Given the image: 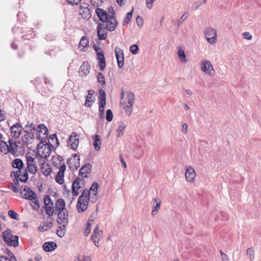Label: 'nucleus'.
Here are the masks:
<instances>
[{"mask_svg": "<svg viewBox=\"0 0 261 261\" xmlns=\"http://www.w3.org/2000/svg\"><path fill=\"white\" fill-rule=\"evenodd\" d=\"M23 192H27L28 200H33L36 199L37 197L36 193L33 191L29 187L26 186H22L20 189L21 194H22Z\"/></svg>", "mask_w": 261, "mask_h": 261, "instance_id": "nucleus-20", "label": "nucleus"}, {"mask_svg": "<svg viewBox=\"0 0 261 261\" xmlns=\"http://www.w3.org/2000/svg\"><path fill=\"white\" fill-rule=\"evenodd\" d=\"M105 24L99 23L97 28V34L98 39L100 40H106L107 38V33L106 31Z\"/></svg>", "mask_w": 261, "mask_h": 261, "instance_id": "nucleus-14", "label": "nucleus"}, {"mask_svg": "<svg viewBox=\"0 0 261 261\" xmlns=\"http://www.w3.org/2000/svg\"><path fill=\"white\" fill-rule=\"evenodd\" d=\"M49 140H50L52 142H54V140H55L57 146L59 144V140L57 138V135L56 134H54L52 135H50L49 138Z\"/></svg>", "mask_w": 261, "mask_h": 261, "instance_id": "nucleus-53", "label": "nucleus"}, {"mask_svg": "<svg viewBox=\"0 0 261 261\" xmlns=\"http://www.w3.org/2000/svg\"><path fill=\"white\" fill-rule=\"evenodd\" d=\"M84 179L80 177H76L72 185V192L74 196H77L79 193L78 192L83 185Z\"/></svg>", "mask_w": 261, "mask_h": 261, "instance_id": "nucleus-9", "label": "nucleus"}, {"mask_svg": "<svg viewBox=\"0 0 261 261\" xmlns=\"http://www.w3.org/2000/svg\"><path fill=\"white\" fill-rule=\"evenodd\" d=\"M99 95L98 97V100H106V93L102 89H100L99 91Z\"/></svg>", "mask_w": 261, "mask_h": 261, "instance_id": "nucleus-51", "label": "nucleus"}, {"mask_svg": "<svg viewBox=\"0 0 261 261\" xmlns=\"http://www.w3.org/2000/svg\"><path fill=\"white\" fill-rule=\"evenodd\" d=\"M56 233L58 235V236L61 238V237H63L65 235V231H64V230H62V229H60L57 228V229L56 230Z\"/></svg>", "mask_w": 261, "mask_h": 261, "instance_id": "nucleus-60", "label": "nucleus"}, {"mask_svg": "<svg viewBox=\"0 0 261 261\" xmlns=\"http://www.w3.org/2000/svg\"><path fill=\"white\" fill-rule=\"evenodd\" d=\"M54 208L55 214H60L61 212L67 210L65 208V200L62 198L57 199L55 202Z\"/></svg>", "mask_w": 261, "mask_h": 261, "instance_id": "nucleus-12", "label": "nucleus"}, {"mask_svg": "<svg viewBox=\"0 0 261 261\" xmlns=\"http://www.w3.org/2000/svg\"><path fill=\"white\" fill-rule=\"evenodd\" d=\"M0 150L5 154H7L10 151L9 149V145L4 141H0Z\"/></svg>", "mask_w": 261, "mask_h": 261, "instance_id": "nucleus-35", "label": "nucleus"}, {"mask_svg": "<svg viewBox=\"0 0 261 261\" xmlns=\"http://www.w3.org/2000/svg\"><path fill=\"white\" fill-rule=\"evenodd\" d=\"M79 139L77 138V135L75 133H72L68 140V145L70 148L73 150L76 149L77 147Z\"/></svg>", "mask_w": 261, "mask_h": 261, "instance_id": "nucleus-15", "label": "nucleus"}, {"mask_svg": "<svg viewBox=\"0 0 261 261\" xmlns=\"http://www.w3.org/2000/svg\"><path fill=\"white\" fill-rule=\"evenodd\" d=\"M32 208L34 210H37L39 209L40 207V204L39 203V201L37 200H35V201H33L32 203L31 204Z\"/></svg>", "mask_w": 261, "mask_h": 261, "instance_id": "nucleus-54", "label": "nucleus"}, {"mask_svg": "<svg viewBox=\"0 0 261 261\" xmlns=\"http://www.w3.org/2000/svg\"><path fill=\"white\" fill-rule=\"evenodd\" d=\"M135 103V95L129 91L127 92V104L124 107L125 113L130 116L133 112V107Z\"/></svg>", "mask_w": 261, "mask_h": 261, "instance_id": "nucleus-4", "label": "nucleus"}, {"mask_svg": "<svg viewBox=\"0 0 261 261\" xmlns=\"http://www.w3.org/2000/svg\"><path fill=\"white\" fill-rule=\"evenodd\" d=\"M8 142L9 144V149L10 150L9 152L11 153H15L18 150V146L17 145V143L12 141L11 139H9Z\"/></svg>", "mask_w": 261, "mask_h": 261, "instance_id": "nucleus-32", "label": "nucleus"}, {"mask_svg": "<svg viewBox=\"0 0 261 261\" xmlns=\"http://www.w3.org/2000/svg\"><path fill=\"white\" fill-rule=\"evenodd\" d=\"M115 53L117 61L118 66L121 68L123 66L124 63V54L123 50L119 47H116L115 49Z\"/></svg>", "mask_w": 261, "mask_h": 261, "instance_id": "nucleus-11", "label": "nucleus"}, {"mask_svg": "<svg viewBox=\"0 0 261 261\" xmlns=\"http://www.w3.org/2000/svg\"><path fill=\"white\" fill-rule=\"evenodd\" d=\"M18 185V180L16 179V182H15L14 186H12V190L15 193H18L19 191L17 186Z\"/></svg>", "mask_w": 261, "mask_h": 261, "instance_id": "nucleus-63", "label": "nucleus"}, {"mask_svg": "<svg viewBox=\"0 0 261 261\" xmlns=\"http://www.w3.org/2000/svg\"><path fill=\"white\" fill-rule=\"evenodd\" d=\"M10 130L12 137L17 139L20 137L23 128L19 123H16L10 127Z\"/></svg>", "mask_w": 261, "mask_h": 261, "instance_id": "nucleus-10", "label": "nucleus"}, {"mask_svg": "<svg viewBox=\"0 0 261 261\" xmlns=\"http://www.w3.org/2000/svg\"><path fill=\"white\" fill-rule=\"evenodd\" d=\"M247 254L249 256L250 260H252L254 258V251L252 248H249L247 250Z\"/></svg>", "mask_w": 261, "mask_h": 261, "instance_id": "nucleus-52", "label": "nucleus"}, {"mask_svg": "<svg viewBox=\"0 0 261 261\" xmlns=\"http://www.w3.org/2000/svg\"><path fill=\"white\" fill-rule=\"evenodd\" d=\"M99 185L97 182H94L91 186L89 191L91 192V194L97 195V190Z\"/></svg>", "mask_w": 261, "mask_h": 261, "instance_id": "nucleus-41", "label": "nucleus"}, {"mask_svg": "<svg viewBox=\"0 0 261 261\" xmlns=\"http://www.w3.org/2000/svg\"><path fill=\"white\" fill-rule=\"evenodd\" d=\"M5 243L9 246L16 247L18 246V237L12 234L9 230L4 231L2 233Z\"/></svg>", "mask_w": 261, "mask_h": 261, "instance_id": "nucleus-1", "label": "nucleus"}, {"mask_svg": "<svg viewBox=\"0 0 261 261\" xmlns=\"http://www.w3.org/2000/svg\"><path fill=\"white\" fill-rule=\"evenodd\" d=\"M89 40L87 36H83L79 43V47H83V48L81 49L82 51H85V48L88 46Z\"/></svg>", "mask_w": 261, "mask_h": 261, "instance_id": "nucleus-33", "label": "nucleus"}, {"mask_svg": "<svg viewBox=\"0 0 261 261\" xmlns=\"http://www.w3.org/2000/svg\"><path fill=\"white\" fill-rule=\"evenodd\" d=\"M95 12L99 19L103 22H106L109 18L107 12L102 9L97 8Z\"/></svg>", "mask_w": 261, "mask_h": 261, "instance_id": "nucleus-21", "label": "nucleus"}, {"mask_svg": "<svg viewBox=\"0 0 261 261\" xmlns=\"http://www.w3.org/2000/svg\"><path fill=\"white\" fill-rule=\"evenodd\" d=\"M136 22L139 27H142L143 24L142 18L140 16H138L136 18Z\"/></svg>", "mask_w": 261, "mask_h": 261, "instance_id": "nucleus-58", "label": "nucleus"}, {"mask_svg": "<svg viewBox=\"0 0 261 261\" xmlns=\"http://www.w3.org/2000/svg\"><path fill=\"white\" fill-rule=\"evenodd\" d=\"M73 156L74 157V160H75L74 166H70V169L71 170L74 171L75 170H76L80 167V156L77 154H74Z\"/></svg>", "mask_w": 261, "mask_h": 261, "instance_id": "nucleus-36", "label": "nucleus"}, {"mask_svg": "<svg viewBox=\"0 0 261 261\" xmlns=\"http://www.w3.org/2000/svg\"><path fill=\"white\" fill-rule=\"evenodd\" d=\"M178 56L180 61L184 62H187L186 56L184 50H183L181 47H178Z\"/></svg>", "mask_w": 261, "mask_h": 261, "instance_id": "nucleus-37", "label": "nucleus"}, {"mask_svg": "<svg viewBox=\"0 0 261 261\" xmlns=\"http://www.w3.org/2000/svg\"><path fill=\"white\" fill-rule=\"evenodd\" d=\"M92 139L94 140L93 145L96 151H99L100 149L101 145L100 136L98 135H94L92 136Z\"/></svg>", "mask_w": 261, "mask_h": 261, "instance_id": "nucleus-28", "label": "nucleus"}, {"mask_svg": "<svg viewBox=\"0 0 261 261\" xmlns=\"http://www.w3.org/2000/svg\"><path fill=\"white\" fill-rule=\"evenodd\" d=\"M201 4L202 3L200 2H195L192 4L191 9L195 10L198 9L201 5Z\"/></svg>", "mask_w": 261, "mask_h": 261, "instance_id": "nucleus-57", "label": "nucleus"}, {"mask_svg": "<svg viewBox=\"0 0 261 261\" xmlns=\"http://www.w3.org/2000/svg\"><path fill=\"white\" fill-rule=\"evenodd\" d=\"M91 220L90 221H87V226H86V229H85V235L86 236H87L89 233H90V230H91V226L92 225V223H91Z\"/></svg>", "mask_w": 261, "mask_h": 261, "instance_id": "nucleus-50", "label": "nucleus"}, {"mask_svg": "<svg viewBox=\"0 0 261 261\" xmlns=\"http://www.w3.org/2000/svg\"><path fill=\"white\" fill-rule=\"evenodd\" d=\"M200 69L205 73L211 75H214L215 73L212 63L207 60H203L201 61Z\"/></svg>", "mask_w": 261, "mask_h": 261, "instance_id": "nucleus-5", "label": "nucleus"}, {"mask_svg": "<svg viewBox=\"0 0 261 261\" xmlns=\"http://www.w3.org/2000/svg\"><path fill=\"white\" fill-rule=\"evenodd\" d=\"M89 204L88 197H84L83 196H80L76 204L77 211L81 213L85 211L88 207Z\"/></svg>", "mask_w": 261, "mask_h": 261, "instance_id": "nucleus-6", "label": "nucleus"}, {"mask_svg": "<svg viewBox=\"0 0 261 261\" xmlns=\"http://www.w3.org/2000/svg\"><path fill=\"white\" fill-rule=\"evenodd\" d=\"M25 134L22 136V141L27 145L31 144L34 141V133H25Z\"/></svg>", "mask_w": 261, "mask_h": 261, "instance_id": "nucleus-26", "label": "nucleus"}, {"mask_svg": "<svg viewBox=\"0 0 261 261\" xmlns=\"http://www.w3.org/2000/svg\"><path fill=\"white\" fill-rule=\"evenodd\" d=\"M26 159L29 172L31 174H35L37 171V166L35 159L32 156H27Z\"/></svg>", "mask_w": 261, "mask_h": 261, "instance_id": "nucleus-7", "label": "nucleus"}, {"mask_svg": "<svg viewBox=\"0 0 261 261\" xmlns=\"http://www.w3.org/2000/svg\"><path fill=\"white\" fill-rule=\"evenodd\" d=\"M66 165L63 163L61 165L60 167L59 168V170L58 172L60 174H64L65 171L66 170Z\"/></svg>", "mask_w": 261, "mask_h": 261, "instance_id": "nucleus-55", "label": "nucleus"}, {"mask_svg": "<svg viewBox=\"0 0 261 261\" xmlns=\"http://www.w3.org/2000/svg\"><path fill=\"white\" fill-rule=\"evenodd\" d=\"M204 33L205 39L209 43L214 44L217 42V32L215 29L211 27L206 28Z\"/></svg>", "mask_w": 261, "mask_h": 261, "instance_id": "nucleus-2", "label": "nucleus"}, {"mask_svg": "<svg viewBox=\"0 0 261 261\" xmlns=\"http://www.w3.org/2000/svg\"><path fill=\"white\" fill-rule=\"evenodd\" d=\"M130 51L134 55H136L138 53L139 47L137 44H133L130 46Z\"/></svg>", "mask_w": 261, "mask_h": 261, "instance_id": "nucleus-47", "label": "nucleus"}, {"mask_svg": "<svg viewBox=\"0 0 261 261\" xmlns=\"http://www.w3.org/2000/svg\"><path fill=\"white\" fill-rule=\"evenodd\" d=\"M161 203V200L160 199H155L154 200V203L152 206V210L151 212V215L154 216L157 214L158 212L160 207Z\"/></svg>", "mask_w": 261, "mask_h": 261, "instance_id": "nucleus-30", "label": "nucleus"}, {"mask_svg": "<svg viewBox=\"0 0 261 261\" xmlns=\"http://www.w3.org/2000/svg\"><path fill=\"white\" fill-rule=\"evenodd\" d=\"M8 215L11 218H12L14 220H18V214L16 212L13 211V210L9 211Z\"/></svg>", "mask_w": 261, "mask_h": 261, "instance_id": "nucleus-49", "label": "nucleus"}, {"mask_svg": "<svg viewBox=\"0 0 261 261\" xmlns=\"http://www.w3.org/2000/svg\"><path fill=\"white\" fill-rule=\"evenodd\" d=\"M90 194H91L90 191L88 190V189H84L82 193V194L80 196H83L84 197H89Z\"/></svg>", "mask_w": 261, "mask_h": 261, "instance_id": "nucleus-59", "label": "nucleus"}, {"mask_svg": "<svg viewBox=\"0 0 261 261\" xmlns=\"http://www.w3.org/2000/svg\"><path fill=\"white\" fill-rule=\"evenodd\" d=\"M91 12L92 10L89 8H84V9L80 10L82 18L86 19H89L91 17Z\"/></svg>", "mask_w": 261, "mask_h": 261, "instance_id": "nucleus-29", "label": "nucleus"}, {"mask_svg": "<svg viewBox=\"0 0 261 261\" xmlns=\"http://www.w3.org/2000/svg\"><path fill=\"white\" fill-rule=\"evenodd\" d=\"M97 79L98 82L101 85H105V77L103 74L101 72H99L97 75Z\"/></svg>", "mask_w": 261, "mask_h": 261, "instance_id": "nucleus-45", "label": "nucleus"}, {"mask_svg": "<svg viewBox=\"0 0 261 261\" xmlns=\"http://www.w3.org/2000/svg\"><path fill=\"white\" fill-rule=\"evenodd\" d=\"M188 16L189 14L187 12H185L184 14H183L178 21V26L181 24L184 21L187 19Z\"/></svg>", "mask_w": 261, "mask_h": 261, "instance_id": "nucleus-48", "label": "nucleus"}, {"mask_svg": "<svg viewBox=\"0 0 261 261\" xmlns=\"http://www.w3.org/2000/svg\"><path fill=\"white\" fill-rule=\"evenodd\" d=\"M97 195H92L90 194L89 198V201H90L92 203H95L96 201L97 200Z\"/></svg>", "mask_w": 261, "mask_h": 261, "instance_id": "nucleus-56", "label": "nucleus"}, {"mask_svg": "<svg viewBox=\"0 0 261 261\" xmlns=\"http://www.w3.org/2000/svg\"><path fill=\"white\" fill-rule=\"evenodd\" d=\"M56 215L58 216L57 222L59 225L62 223H68V212L67 210L61 212L60 214L57 213Z\"/></svg>", "mask_w": 261, "mask_h": 261, "instance_id": "nucleus-19", "label": "nucleus"}, {"mask_svg": "<svg viewBox=\"0 0 261 261\" xmlns=\"http://www.w3.org/2000/svg\"><path fill=\"white\" fill-rule=\"evenodd\" d=\"M155 0H146V6L148 9H151Z\"/></svg>", "mask_w": 261, "mask_h": 261, "instance_id": "nucleus-64", "label": "nucleus"}, {"mask_svg": "<svg viewBox=\"0 0 261 261\" xmlns=\"http://www.w3.org/2000/svg\"><path fill=\"white\" fill-rule=\"evenodd\" d=\"M24 128L26 129L24 133H34L35 130V125L33 123L30 124V125L27 124L25 125Z\"/></svg>", "mask_w": 261, "mask_h": 261, "instance_id": "nucleus-42", "label": "nucleus"}, {"mask_svg": "<svg viewBox=\"0 0 261 261\" xmlns=\"http://www.w3.org/2000/svg\"><path fill=\"white\" fill-rule=\"evenodd\" d=\"M126 126L123 122H120L119 126L117 129V137H120L123 135L124 130L125 129Z\"/></svg>", "mask_w": 261, "mask_h": 261, "instance_id": "nucleus-38", "label": "nucleus"}, {"mask_svg": "<svg viewBox=\"0 0 261 261\" xmlns=\"http://www.w3.org/2000/svg\"><path fill=\"white\" fill-rule=\"evenodd\" d=\"M114 11L113 10L112 14L109 15V18L106 21V28L110 32L114 31L118 24V22L114 17Z\"/></svg>", "mask_w": 261, "mask_h": 261, "instance_id": "nucleus-8", "label": "nucleus"}, {"mask_svg": "<svg viewBox=\"0 0 261 261\" xmlns=\"http://www.w3.org/2000/svg\"><path fill=\"white\" fill-rule=\"evenodd\" d=\"M113 115L112 111L110 110H107L106 111V119L108 122H111L113 120Z\"/></svg>", "mask_w": 261, "mask_h": 261, "instance_id": "nucleus-46", "label": "nucleus"}, {"mask_svg": "<svg viewBox=\"0 0 261 261\" xmlns=\"http://www.w3.org/2000/svg\"><path fill=\"white\" fill-rule=\"evenodd\" d=\"M103 232L98 230V225H97L94 229L93 234L91 236V240H99V238L102 236Z\"/></svg>", "mask_w": 261, "mask_h": 261, "instance_id": "nucleus-31", "label": "nucleus"}, {"mask_svg": "<svg viewBox=\"0 0 261 261\" xmlns=\"http://www.w3.org/2000/svg\"><path fill=\"white\" fill-rule=\"evenodd\" d=\"M15 175V177L18 178V180L23 182H26L28 179V174L26 168H23L21 169V172L16 171L13 172Z\"/></svg>", "mask_w": 261, "mask_h": 261, "instance_id": "nucleus-13", "label": "nucleus"}, {"mask_svg": "<svg viewBox=\"0 0 261 261\" xmlns=\"http://www.w3.org/2000/svg\"><path fill=\"white\" fill-rule=\"evenodd\" d=\"M134 9L133 8L132 11L127 13L123 21L122 24L123 25L128 24L129 21L132 19L133 16Z\"/></svg>", "mask_w": 261, "mask_h": 261, "instance_id": "nucleus-40", "label": "nucleus"}, {"mask_svg": "<svg viewBox=\"0 0 261 261\" xmlns=\"http://www.w3.org/2000/svg\"><path fill=\"white\" fill-rule=\"evenodd\" d=\"M94 91L93 90L88 91V95L86 96V101L85 106L87 107L90 108L95 101L94 96Z\"/></svg>", "mask_w": 261, "mask_h": 261, "instance_id": "nucleus-16", "label": "nucleus"}, {"mask_svg": "<svg viewBox=\"0 0 261 261\" xmlns=\"http://www.w3.org/2000/svg\"><path fill=\"white\" fill-rule=\"evenodd\" d=\"M37 87L39 89L40 92L42 93V94L48 95L51 93V90L48 88L47 87H46V88H44V87H41L40 86L39 84H38Z\"/></svg>", "mask_w": 261, "mask_h": 261, "instance_id": "nucleus-44", "label": "nucleus"}, {"mask_svg": "<svg viewBox=\"0 0 261 261\" xmlns=\"http://www.w3.org/2000/svg\"><path fill=\"white\" fill-rule=\"evenodd\" d=\"M12 166L14 168L18 169V172H21V169L24 168V164L20 159H16L12 163Z\"/></svg>", "mask_w": 261, "mask_h": 261, "instance_id": "nucleus-27", "label": "nucleus"}, {"mask_svg": "<svg viewBox=\"0 0 261 261\" xmlns=\"http://www.w3.org/2000/svg\"><path fill=\"white\" fill-rule=\"evenodd\" d=\"M221 258L223 261H230L228 256L222 251H220Z\"/></svg>", "mask_w": 261, "mask_h": 261, "instance_id": "nucleus-61", "label": "nucleus"}, {"mask_svg": "<svg viewBox=\"0 0 261 261\" xmlns=\"http://www.w3.org/2000/svg\"><path fill=\"white\" fill-rule=\"evenodd\" d=\"M64 174H60L59 173H57L55 180L60 185H62L64 182Z\"/></svg>", "mask_w": 261, "mask_h": 261, "instance_id": "nucleus-43", "label": "nucleus"}, {"mask_svg": "<svg viewBox=\"0 0 261 261\" xmlns=\"http://www.w3.org/2000/svg\"><path fill=\"white\" fill-rule=\"evenodd\" d=\"M97 59L98 60L99 70L103 71L106 66L105 58L102 53L97 52Z\"/></svg>", "mask_w": 261, "mask_h": 261, "instance_id": "nucleus-22", "label": "nucleus"}, {"mask_svg": "<svg viewBox=\"0 0 261 261\" xmlns=\"http://www.w3.org/2000/svg\"><path fill=\"white\" fill-rule=\"evenodd\" d=\"M243 37L244 39L247 40H250L252 39V35L249 32H244L242 34Z\"/></svg>", "mask_w": 261, "mask_h": 261, "instance_id": "nucleus-62", "label": "nucleus"}, {"mask_svg": "<svg viewBox=\"0 0 261 261\" xmlns=\"http://www.w3.org/2000/svg\"><path fill=\"white\" fill-rule=\"evenodd\" d=\"M92 165L90 163H87L83 166L79 173V175L83 177H88V174L90 173L91 171Z\"/></svg>", "mask_w": 261, "mask_h": 261, "instance_id": "nucleus-17", "label": "nucleus"}, {"mask_svg": "<svg viewBox=\"0 0 261 261\" xmlns=\"http://www.w3.org/2000/svg\"><path fill=\"white\" fill-rule=\"evenodd\" d=\"M90 66L88 62H84L80 68L79 72L82 74V76H86L89 73L90 71Z\"/></svg>", "mask_w": 261, "mask_h": 261, "instance_id": "nucleus-24", "label": "nucleus"}, {"mask_svg": "<svg viewBox=\"0 0 261 261\" xmlns=\"http://www.w3.org/2000/svg\"><path fill=\"white\" fill-rule=\"evenodd\" d=\"M41 142L40 143H42L43 145H47V151L46 152V154H44V158L45 159H47L50 154L51 150L54 147L52 143H50L49 141L48 140V142L47 143L46 141V139L43 140V139L42 138L41 139Z\"/></svg>", "mask_w": 261, "mask_h": 261, "instance_id": "nucleus-25", "label": "nucleus"}, {"mask_svg": "<svg viewBox=\"0 0 261 261\" xmlns=\"http://www.w3.org/2000/svg\"><path fill=\"white\" fill-rule=\"evenodd\" d=\"M41 169L43 174L46 176H48L50 174L52 170L51 168L48 164H46V165L43 164V166L41 167Z\"/></svg>", "mask_w": 261, "mask_h": 261, "instance_id": "nucleus-39", "label": "nucleus"}, {"mask_svg": "<svg viewBox=\"0 0 261 261\" xmlns=\"http://www.w3.org/2000/svg\"><path fill=\"white\" fill-rule=\"evenodd\" d=\"M57 245L54 242H47L43 244L42 247L46 252H50L56 249Z\"/></svg>", "mask_w": 261, "mask_h": 261, "instance_id": "nucleus-23", "label": "nucleus"}, {"mask_svg": "<svg viewBox=\"0 0 261 261\" xmlns=\"http://www.w3.org/2000/svg\"><path fill=\"white\" fill-rule=\"evenodd\" d=\"M195 177L196 174L194 169L191 166L187 167L185 172L186 180L190 182H192L194 181Z\"/></svg>", "mask_w": 261, "mask_h": 261, "instance_id": "nucleus-18", "label": "nucleus"}, {"mask_svg": "<svg viewBox=\"0 0 261 261\" xmlns=\"http://www.w3.org/2000/svg\"><path fill=\"white\" fill-rule=\"evenodd\" d=\"M43 130L44 131V135H48V129L47 127L43 124H39L37 128V131L38 132L37 133V136L38 139L41 140L40 139V136L38 133H42Z\"/></svg>", "mask_w": 261, "mask_h": 261, "instance_id": "nucleus-34", "label": "nucleus"}, {"mask_svg": "<svg viewBox=\"0 0 261 261\" xmlns=\"http://www.w3.org/2000/svg\"><path fill=\"white\" fill-rule=\"evenodd\" d=\"M43 201V207L45 209L46 215H47L49 217H51L54 215H55L54 202L50 197L48 195H46L44 197Z\"/></svg>", "mask_w": 261, "mask_h": 261, "instance_id": "nucleus-3", "label": "nucleus"}]
</instances>
